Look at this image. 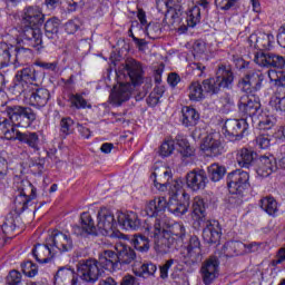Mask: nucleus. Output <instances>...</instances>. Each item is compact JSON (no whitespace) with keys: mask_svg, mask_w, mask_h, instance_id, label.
I'll list each match as a JSON object with an SVG mask.
<instances>
[{"mask_svg":"<svg viewBox=\"0 0 285 285\" xmlns=\"http://www.w3.org/2000/svg\"><path fill=\"white\" fill-rule=\"evenodd\" d=\"M185 22L178 28L180 35L188 32V28H196L202 23V9L198 6L189 7L185 12Z\"/></svg>","mask_w":285,"mask_h":285,"instance_id":"a878e982","label":"nucleus"},{"mask_svg":"<svg viewBox=\"0 0 285 285\" xmlns=\"http://www.w3.org/2000/svg\"><path fill=\"white\" fill-rule=\"evenodd\" d=\"M167 233L169 236L158 237L159 252L163 254L173 253L177 250L184 244V237H186V227L180 223L168 224L165 226V230L160 234Z\"/></svg>","mask_w":285,"mask_h":285,"instance_id":"39448f33","label":"nucleus"},{"mask_svg":"<svg viewBox=\"0 0 285 285\" xmlns=\"http://www.w3.org/2000/svg\"><path fill=\"white\" fill-rule=\"evenodd\" d=\"M225 137L229 141H242L248 135V118L227 119L224 124Z\"/></svg>","mask_w":285,"mask_h":285,"instance_id":"4468645a","label":"nucleus"},{"mask_svg":"<svg viewBox=\"0 0 285 285\" xmlns=\"http://www.w3.org/2000/svg\"><path fill=\"white\" fill-rule=\"evenodd\" d=\"M97 263L100 271H102V275H106V271L109 273H115L121 268L119 266V256H117V252L111 249L102 250L98 255Z\"/></svg>","mask_w":285,"mask_h":285,"instance_id":"aec40b11","label":"nucleus"},{"mask_svg":"<svg viewBox=\"0 0 285 285\" xmlns=\"http://www.w3.org/2000/svg\"><path fill=\"white\" fill-rule=\"evenodd\" d=\"M200 115L197 109L190 107V106H184L181 108V125L185 128H193L199 124Z\"/></svg>","mask_w":285,"mask_h":285,"instance_id":"e433bc0d","label":"nucleus"},{"mask_svg":"<svg viewBox=\"0 0 285 285\" xmlns=\"http://www.w3.org/2000/svg\"><path fill=\"white\" fill-rule=\"evenodd\" d=\"M254 61L261 68H277L278 70H284L285 58L272 52L258 51L254 56Z\"/></svg>","mask_w":285,"mask_h":285,"instance_id":"6ab92c4d","label":"nucleus"},{"mask_svg":"<svg viewBox=\"0 0 285 285\" xmlns=\"http://www.w3.org/2000/svg\"><path fill=\"white\" fill-rule=\"evenodd\" d=\"M6 114L17 128H30L37 121V114L30 107L9 106L6 108Z\"/></svg>","mask_w":285,"mask_h":285,"instance_id":"9b49d317","label":"nucleus"},{"mask_svg":"<svg viewBox=\"0 0 285 285\" xmlns=\"http://www.w3.org/2000/svg\"><path fill=\"white\" fill-rule=\"evenodd\" d=\"M261 244L257 242H252L249 244H244L239 240H228L224 244V253L226 257H235L239 255L240 250L246 248L249 253H255L259 248Z\"/></svg>","mask_w":285,"mask_h":285,"instance_id":"bb28decb","label":"nucleus"},{"mask_svg":"<svg viewBox=\"0 0 285 285\" xmlns=\"http://www.w3.org/2000/svg\"><path fill=\"white\" fill-rule=\"evenodd\" d=\"M13 53H14V58H13V63H26L28 61V59H32L33 53H32V49L30 48H26V47H13Z\"/></svg>","mask_w":285,"mask_h":285,"instance_id":"de8ad7c7","label":"nucleus"},{"mask_svg":"<svg viewBox=\"0 0 285 285\" xmlns=\"http://www.w3.org/2000/svg\"><path fill=\"white\" fill-rule=\"evenodd\" d=\"M275 170H277V161L275 160V157H259L257 174L261 175V177H271Z\"/></svg>","mask_w":285,"mask_h":285,"instance_id":"4c0bfd02","label":"nucleus"},{"mask_svg":"<svg viewBox=\"0 0 285 285\" xmlns=\"http://www.w3.org/2000/svg\"><path fill=\"white\" fill-rule=\"evenodd\" d=\"M219 258L217 256H209L200 267V276L203 284L212 285L219 278Z\"/></svg>","mask_w":285,"mask_h":285,"instance_id":"a211bd4d","label":"nucleus"},{"mask_svg":"<svg viewBox=\"0 0 285 285\" xmlns=\"http://www.w3.org/2000/svg\"><path fill=\"white\" fill-rule=\"evenodd\" d=\"M208 184V176L204 169H194L186 175L187 188L197 193V190H204Z\"/></svg>","mask_w":285,"mask_h":285,"instance_id":"b1692460","label":"nucleus"},{"mask_svg":"<svg viewBox=\"0 0 285 285\" xmlns=\"http://www.w3.org/2000/svg\"><path fill=\"white\" fill-rule=\"evenodd\" d=\"M17 125L10 119V116L0 118V136L4 137L8 141H17Z\"/></svg>","mask_w":285,"mask_h":285,"instance_id":"72a5a7b5","label":"nucleus"},{"mask_svg":"<svg viewBox=\"0 0 285 285\" xmlns=\"http://www.w3.org/2000/svg\"><path fill=\"white\" fill-rule=\"evenodd\" d=\"M262 108V104L259 102V98L255 97V94H246L240 97L238 101V110L247 121H253L257 118V112Z\"/></svg>","mask_w":285,"mask_h":285,"instance_id":"dca6fc26","label":"nucleus"},{"mask_svg":"<svg viewBox=\"0 0 285 285\" xmlns=\"http://www.w3.org/2000/svg\"><path fill=\"white\" fill-rule=\"evenodd\" d=\"M187 257L190 259L191 264H199L202 262V242L197 236H190L189 242L186 246Z\"/></svg>","mask_w":285,"mask_h":285,"instance_id":"f704fd0d","label":"nucleus"},{"mask_svg":"<svg viewBox=\"0 0 285 285\" xmlns=\"http://www.w3.org/2000/svg\"><path fill=\"white\" fill-rule=\"evenodd\" d=\"M48 244L53 247V250H58L60 255L72 253L75 249V240L72 239V234H70V232L53 229L48 237Z\"/></svg>","mask_w":285,"mask_h":285,"instance_id":"ddd939ff","label":"nucleus"},{"mask_svg":"<svg viewBox=\"0 0 285 285\" xmlns=\"http://www.w3.org/2000/svg\"><path fill=\"white\" fill-rule=\"evenodd\" d=\"M239 3V0H215V6L218 10H224L225 12L232 10Z\"/></svg>","mask_w":285,"mask_h":285,"instance_id":"0e129e2a","label":"nucleus"},{"mask_svg":"<svg viewBox=\"0 0 285 285\" xmlns=\"http://www.w3.org/2000/svg\"><path fill=\"white\" fill-rule=\"evenodd\" d=\"M6 285H23V274L17 269H11L6 277Z\"/></svg>","mask_w":285,"mask_h":285,"instance_id":"13d9d810","label":"nucleus"},{"mask_svg":"<svg viewBox=\"0 0 285 285\" xmlns=\"http://www.w3.org/2000/svg\"><path fill=\"white\" fill-rule=\"evenodd\" d=\"M268 77L274 86L285 88V71L272 70L268 71Z\"/></svg>","mask_w":285,"mask_h":285,"instance_id":"bf43d9fd","label":"nucleus"},{"mask_svg":"<svg viewBox=\"0 0 285 285\" xmlns=\"http://www.w3.org/2000/svg\"><path fill=\"white\" fill-rule=\"evenodd\" d=\"M81 27L79 26V20H69L65 23V31L67 35H75L77 30H79Z\"/></svg>","mask_w":285,"mask_h":285,"instance_id":"338daca9","label":"nucleus"},{"mask_svg":"<svg viewBox=\"0 0 285 285\" xmlns=\"http://www.w3.org/2000/svg\"><path fill=\"white\" fill-rule=\"evenodd\" d=\"M207 175L210 181H222L226 175V167L220 166L219 164H212L207 167Z\"/></svg>","mask_w":285,"mask_h":285,"instance_id":"3c124183","label":"nucleus"},{"mask_svg":"<svg viewBox=\"0 0 285 285\" xmlns=\"http://www.w3.org/2000/svg\"><path fill=\"white\" fill-rule=\"evenodd\" d=\"M206 200H204V198L196 196L194 198L191 208V218L194 222H197L198 224H200V222H203L204 219H206Z\"/></svg>","mask_w":285,"mask_h":285,"instance_id":"79ce46f5","label":"nucleus"},{"mask_svg":"<svg viewBox=\"0 0 285 285\" xmlns=\"http://www.w3.org/2000/svg\"><path fill=\"white\" fill-rule=\"evenodd\" d=\"M100 277H104V272L99 267L97 258H82L78 261L76 271L70 266L60 267L57 271L58 285H81V282L97 284Z\"/></svg>","mask_w":285,"mask_h":285,"instance_id":"f03ea898","label":"nucleus"},{"mask_svg":"<svg viewBox=\"0 0 285 285\" xmlns=\"http://www.w3.org/2000/svg\"><path fill=\"white\" fill-rule=\"evenodd\" d=\"M38 154L39 157L31 159L29 168H31V173H33V175H43L46 171V161L48 160V157H50V151L43 149Z\"/></svg>","mask_w":285,"mask_h":285,"instance_id":"ea45409f","label":"nucleus"},{"mask_svg":"<svg viewBox=\"0 0 285 285\" xmlns=\"http://www.w3.org/2000/svg\"><path fill=\"white\" fill-rule=\"evenodd\" d=\"M16 140L26 144L33 153H41L39 131H17Z\"/></svg>","mask_w":285,"mask_h":285,"instance_id":"c756f323","label":"nucleus"},{"mask_svg":"<svg viewBox=\"0 0 285 285\" xmlns=\"http://www.w3.org/2000/svg\"><path fill=\"white\" fill-rule=\"evenodd\" d=\"M227 190L230 195H236L238 199H244L250 193V174L244 169H236L227 174Z\"/></svg>","mask_w":285,"mask_h":285,"instance_id":"0eeeda50","label":"nucleus"},{"mask_svg":"<svg viewBox=\"0 0 285 285\" xmlns=\"http://www.w3.org/2000/svg\"><path fill=\"white\" fill-rule=\"evenodd\" d=\"M132 92L130 91V83H120L118 87H114L109 96L112 106H121V104L128 101Z\"/></svg>","mask_w":285,"mask_h":285,"instance_id":"7c9ffc66","label":"nucleus"},{"mask_svg":"<svg viewBox=\"0 0 285 285\" xmlns=\"http://www.w3.org/2000/svg\"><path fill=\"white\" fill-rule=\"evenodd\" d=\"M266 73L258 69H249L244 77L238 81V88L245 95H255L259 92L264 86Z\"/></svg>","mask_w":285,"mask_h":285,"instance_id":"f8f14e48","label":"nucleus"},{"mask_svg":"<svg viewBox=\"0 0 285 285\" xmlns=\"http://www.w3.org/2000/svg\"><path fill=\"white\" fill-rule=\"evenodd\" d=\"M14 53V46L8 45L7 42H0V70L12 66Z\"/></svg>","mask_w":285,"mask_h":285,"instance_id":"37998d69","label":"nucleus"},{"mask_svg":"<svg viewBox=\"0 0 285 285\" xmlns=\"http://www.w3.org/2000/svg\"><path fill=\"white\" fill-rule=\"evenodd\" d=\"M203 239L206 244H219L222 240V225L219 220H209L203 229Z\"/></svg>","mask_w":285,"mask_h":285,"instance_id":"cd10ccee","label":"nucleus"},{"mask_svg":"<svg viewBox=\"0 0 285 285\" xmlns=\"http://www.w3.org/2000/svg\"><path fill=\"white\" fill-rule=\"evenodd\" d=\"M116 255L118 257V266L121 268V266H128L131 264H135L137 261V253L135 249H132L130 246L120 244L116 246Z\"/></svg>","mask_w":285,"mask_h":285,"instance_id":"c85d7f7f","label":"nucleus"},{"mask_svg":"<svg viewBox=\"0 0 285 285\" xmlns=\"http://www.w3.org/2000/svg\"><path fill=\"white\" fill-rule=\"evenodd\" d=\"M233 63L236 68V70H239V72H245V70H250V61L244 60V58L234 56L233 57Z\"/></svg>","mask_w":285,"mask_h":285,"instance_id":"e2e57ef3","label":"nucleus"},{"mask_svg":"<svg viewBox=\"0 0 285 285\" xmlns=\"http://www.w3.org/2000/svg\"><path fill=\"white\" fill-rule=\"evenodd\" d=\"M61 23L58 18H50L45 23V36L47 39H55L59 35Z\"/></svg>","mask_w":285,"mask_h":285,"instance_id":"603ef678","label":"nucleus"},{"mask_svg":"<svg viewBox=\"0 0 285 285\" xmlns=\"http://www.w3.org/2000/svg\"><path fill=\"white\" fill-rule=\"evenodd\" d=\"M71 233L81 239L97 237V235H99L97 233V226H95V219H92V216L88 212L80 215V225H73Z\"/></svg>","mask_w":285,"mask_h":285,"instance_id":"f3484780","label":"nucleus"},{"mask_svg":"<svg viewBox=\"0 0 285 285\" xmlns=\"http://www.w3.org/2000/svg\"><path fill=\"white\" fill-rule=\"evenodd\" d=\"M216 81L220 89L230 90L235 83V72H233V66L228 63H220L216 70Z\"/></svg>","mask_w":285,"mask_h":285,"instance_id":"412c9836","label":"nucleus"},{"mask_svg":"<svg viewBox=\"0 0 285 285\" xmlns=\"http://www.w3.org/2000/svg\"><path fill=\"white\" fill-rule=\"evenodd\" d=\"M200 83L203 86L205 97H213L222 92V87L219 86L217 78H207L203 80Z\"/></svg>","mask_w":285,"mask_h":285,"instance_id":"49530a36","label":"nucleus"},{"mask_svg":"<svg viewBox=\"0 0 285 285\" xmlns=\"http://www.w3.org/2000/svg\"><path fill=\"white\" fill-rule=\"evenodd\" d=\"M175 142L178 146V153L183 161L195 157V147L190 146L188 138L184 134H177L175 140H165L159 148L160 157H170L175 153Z\"/></svg>","mask_w":285,"mask_h":285,"instance_id":"6e6552de","label":"nucleus"},{"mask_svg":"<svg viewBox=\"0 0 285 285\" xmlns=\"http://www.w3.org/2000/svg\"><path fill=\"white\" fill-rule=\"evenodd\" d=\"M145 35L149 39H157L161 35V24L159 22H149L145 27Z\"/></svg>","mask_w":285,"mask_h":285,"instance_id":"4d7b16f0","label":"nucleus"},{"mask_svg":"<svg viewBox=\"0 0 285 285\" xmlns=\"http://www.w3.org/2000/svg\"><path fill=\"white\" fill-rule=\"evenodd\" d=\"M275 126V118L273 116H265L258 120V130H271Z\"/></svg>","mask_w":285,"mask_h":285,"instance_id":"680f3d73","label":"nucleus"},{"mask_svg":"<svg viewBox=\"0 0 285 285\" xmlns=\"http://www.w3.org/2000/svg\"><path fill=\"white\" fill-rule=\"evenodd\" d=\"M167 209L168 200L164 196L156 197L146 204L145 213L149 218L145 220L144 228L151 239H159L161 233L166 230V226H168Z\"/></svg>","mask_w":285,"mask_h":285,"instance_id":"7ed1b4c3","label":"nucleus"},{"mask_svg":"<svg viewBox=\"0 0 285 285\" xmlns=\"http://www.w3.org/2000/svg\"><path fill=\"white\" fill-rule=\"evenodd\" d=\"M68 101L71 110H92V105L81 94H69Z\"/></svg>","mask_w":285,"mask_h":285,"instance_id":"c03bdc74","label":"nucleus"},{"mask_svg":"<svg viewBox=\"0 0 285 285\" xmlns=\"http://www.w3.org/2000/svg\"><path fill=\"white\" fill-rule=\"evenodd\" d=\"M272 138L274 144H285V125L276 128Z\"/></svg>","mask_w":285,"mask_h":285,"instance_id":"69168bd1","label":"nucleus"},{"mask_svg":"<svg viewBox=\"0 0 285 285\" xmlns=\"http://www.w3.org/2000/svg\"><path fill=\"white\" fill-rule=\"evenodd\" d=\"M118 226L122 230H139L141 228V219L135 212L117 213Z\"/></svg>","mask_w":285,"mask_h":285,"instance_id":"393cba45","label":"nucleus"},{"mask_svg":"<svg viewBox=\"0 0 285 285\" xmlns=\"http://www.w3.org/2000/svg\"><path fill=\"white\" fill-rule=\"evenodd\" d=\"M31 66H33V68H41V70H48L49 72H56L57 68H59V62H46L42 60H36Z\"/></svg>","mask_w":285,"mask_h":285,"instance_id":"052dcab7","label":"nucleus"},{"mask_svg":"<svg viewBox=\"0 0 285 285\" xmlns=\"http://www.w3.org/2000/svg\"><path fill=\"white\" fill-rule=\"evenodd\" d=\"M60 136L66 139V137H69V135H72L75 132V120L70 117H62L60 120Z\"/></svg>","mask_w":285,"mask_h":285,"instance_id":"864d4df0","label":"nucleus"},{"mask_svg":"<svg viewBox=\"0 0 285 285\" xmlns=\"http://www.w3.org/2000/svg\"><path fill=\"white\" fill-rule=\"evenodd\" d=\"M46 16L41 8L39 7H28L24 10V14L22 17V43L23 46H28L29 48H36L39 50L43 48V39L41 33V26H43V21Z\"/></svg>","mask_w":285,"mask_h":285,"instance_id":"20e7f679","label":"nucleus"},{"mask_svg":"<svg viewBox=\"0 0 285 285\" xmlns=\"http://www.w3.org/2000/svg\"><path fill=\"white\" fill-rule=\"evenodd\" d=\"M276 39H277V43L281 48H285V23L282 24L279 28H278V33L276 36Z\"/></svg>","mask_w":285,"mask_h":285,"instance_id":"774afa93","label":"nucleus"},{"mask_svg":"<svg viewBox=\"0 0 285 285\" xmlns=\"http://www.w3.org/2000/svg\"><path fill=\"white\" fill-rule=\"evenodd\" d=\"M250 39H255V47L259 50H271L273 43H275V36L272 33H259L258 36H250Z\"/></svg>","mask_w":285,"mask_h":285,"instance_id":"a18cd8bd","label":"nucleus"},{"mask_svg":"<svg viewBox=\"0 0 285 285\" xmlns=\"http://www.w3.org/2000/svg\"><path fill=\"white\" fill-rule=\"evenodd\" d=\"M163 177L166 179V181L158 183L157 173L154 171L150 176V179H153L155 188L160 190V193L168 190V213H171V215H175V217H184L190 207V195L184 191V181H181V179H176L170 183V179H173V171L170 170H165L163 173Z\"/></svg>","mask_w":285,"mask_h":285,"instance_id":"f257e3e1","label":"nucleus"},{"mask_svg":"<svg viewBox=\"0 0 285 285\" xmlns=\"http://www.w3.org/2000/svg\"><path fill=\"white\" fill-rule=\"evenodd\" d=\"M187 97L191 104H199L206 99L204 87L199 80L191 81L187 88Z\"/></svg>","mask_w":285,"mask_h":285,"instance_id":"58836bf2","label":"nucleus"},{"mask_svg":"<svg viewBox=\"0 0 285 285\" xmlns=\"http://www.w3.org/2000/svg\"><path fill=\"white\" fill-rule=\"evenodd\" d=\"M132 273L136 277L148 279V277H155V274L157 273V265L151 262H135L132 265Z\"/></svg>","mask_w":285,"mask_h":285,"instance_id":"c9c22d12","label":"nucleus"},{"mask_svg":"<svg viewBox=\"0 0 285 285\" xmlns=\"http://www.w3.org/2000/svg\"><path fill=\"white\" fill-rule=\"evenodd\" d=\"M42 77L43 72L35 68L33 65L18 70L16 73V80L12 86L13 95H23L27 90L37 88Z\"/></svg>","mask_w":285,"mask_h":285,"instance_id":"423d86ee","label":"nucleus"},{"mask_svg":"<svg viewBox=\"0 0 285 285\" xmlns=\"http://www.w3.org/2000/svg\"><path fill=\"white\" fill-rule=\"evenodd\" d=\"M20 268L26 277H37L39 273V267L32 261L21 263Z\"/></svg>","mask_w":285,"mask_h":285,"instance_id":"6e6d98bb","label":"nucleus"},{"mask_svg":"<svg viewBox=\"0 0 285 285\" xmlns=\"http://www.w3.org/2000/svg\"><path fill=\"white\" fill-rule=\"evenodd\" d=\"M24 101L32 108L37 110H41V108H46L48 106V101L51 99L50 90L46 88H40L39 86L31 87V89H27L23 94Z\"/></svg>","mask_w":285,"mask_h":285,"instance_id":"2eb2a0df","label":"nucleus"},{"mask_svg":"<svg viewBox=\"0 0 285 285\" xmlns=\"http://www.w3.org/2000/svg\"><path fill=\"white\" fill-rule=\"evenodd\" d=\"M98 229L104 235V237H109L110 239H120L121 232H119V219L115 218V213L108 209V207H101L98 212Z\"/></svg>","mask_w":285,"mask_h":285,"instance_id":"1a4fd4ad","label":"nucleus"},{"mask_svg":"<svg viewBox=\"0 0 285 285\" xmlns=\"http://www.w3.org/2000/svg\"><path fill=\"white\" fill-rule=\"evenodd\" d=\"M200 148L208 157H219V155H224V145H222V140H219V135L217 134L207 135Z\"/></svg>","mask_w":285,"mask_h":285,"instance_id":"5701e85b","label":"nucleus"},{"mask_svg":"<svg viewBox=\"0 0 285 285\" xmlns=\"http://www.w3.org/2000/svg\"><path fill=\"white\" fill-rule=\"evenodd\" d=\"M126 70L128 72L130 82L135 88L144 83V67L141 66V62L132 60L126 65Z\"/></svg>","mask_w":285,"mask_h":285,"instance_id":"473e14b6","label":"nucleus"},{"mask_svg":"<svg viewBox=\"0 0 285 285\" xmlns=\"http://www.w3.org/2000/svg\"><path fill=\"white\" fill-rule=\"evenodd\" d=\"M259 155L250 148H240L236 153V163L240 168H250L255 166Z\"/></svg>","mask_w":285,"mask_h":285,"instance_id":"2f4dec72","label":"nucleus"},{"mask_svg":"<svg viewBox=\"0 0 285 285\" xmlns=\"http://www.w3.org/2000/svg\"><path fill=\"white\" fill-rule=\"evenodd\" d=\"M261 208L271 217H275L279 210L277 207V200L273 196H267L261 199Z\"/></svg>","mask_w":285,"mask_h":285,"instance_id":"09e8293b","label":"nucleus"},{"mask_svg":"<svg viewBox=\"0 0 285 285\" xmlns=\"http://www.w3.org/2000/svg\"><path fill=\"white\" fill-rule=\"evenodd\" d=\"M255 141V146L258 150H268L273 144H277L275 141L273 142V136L266 134L258 135Z\"/></svg>","mask_w":285,"mask_h":285,"instance_id":"5fc2aeb1","label":"nucleus"},{"mask_svg":"<svg viewBox=\"0 0 285 285\" xmlns=\"http://www.w3.org/2000/svg\"><path fill=\"white\" fill-rule=\"evenodd\" d=\"M32 257L38 262V264H49L52 261L57 252L52 247V245L48 244V238L46 239V244L38 243L33 246L31 250Z\"/></svg>","mask_w":285,"mask_h":285,"instance_id":"4be33fe9","label":"nucleus"},{"mask_svg":"<svg viewBox=\"0 0 285 285\" xmlns=\"http://www.w3.org/2000/svg\"><path fill=\"white\" fill-rule=\"evenodd\" d=\"M14 230H17V222L14 220V216H7L0 227V237L2 238V245L6 244L8 239H12Z\"/></svg>","mask_w":285,"mask_h":285,"instance_id":"a19ab883","label":"nucleus"},{"mask_svg":"<svg viewBox=\"0 0 285 285\" xmlns=\"http://www.w3.org/2000/svg\"><path fill=\"white\" fill-rule=\"evenodd\" d=\"M32 199H37V187H35V185L29 180H22L13 200L16 213L18 215L26 213V210H28L32 205Z\"/></svg>","mask_w":285,"mask_h":285,"instance_id":"9d476101","label":"nucleus"},{"mask_svg":"<svg viewBox=\"0 0 285 285\" xmlns=\"http://www.w3.org/2000/svg\"><path fill=\"white\" fill-rule=\"evenodd\" d=\"M131 244L138 253H148L150 250V240L144 234L134 235Z\"/></svg>","mask_w":285,"mask_h":285,"instance_id":"8fccbe9b","label":"nucleus"}]
</instances>
